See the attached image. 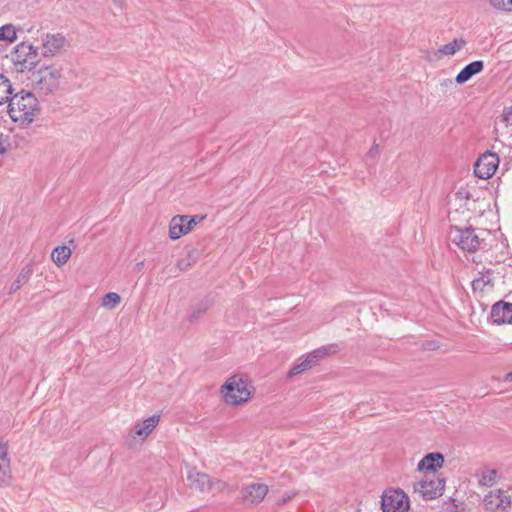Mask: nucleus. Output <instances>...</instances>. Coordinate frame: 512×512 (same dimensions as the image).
I'll return each mask as SVG.
<instances>
[{
	"instance_id": "obj_1",
	"label": "nucleus",
	"mask_w": 512,
	"mask_h": 512,
	"mask_svg": "<svg viewBox=\"0 0 512 512\" xmlns=\"http://www.w3.org/2000/svg\"><path fill=\"white\" fill-rule=\"evenodd\" d=\"M39 102L32 92L21 90L11 96L6 109L14 122L30 124L38 112Z\"/></svg>"
},
{
	"instance_id": "obj_2",
	"label": "nucleus",
	"mask_w": 512,
	"mask_h": 512,
	"mask_svg": "<svg viewBox=\"0 0 512 512\" xmlns=\"http://www.w3.org/2000/svg\"><path fill=\"white\" fill-rule=\"evenodd\" d=\"M255 388L245 374H236L226 380V405L241 406L253 396Z\"/></svg>"
},
{
	"instance_id": "obj_3",
	"label": "nucleus",
	"mask_w": 512,
	"mask_h": 512,
	"mask_svg": "<svg viewBox=\"0 0 512 512\" xmlns=\"http://www.w3.org/2000/svg\"><path fill=\"white\" fill-rule=\"evenodd\" d=\"M61 73L60 70L46 66L32 72L30 80L35 90L39 93L48 95L59 88Z\"/></svg>"
},
{
	"instance_id": "obj_4",
	"label": "nucleus",
	"mask_w": 512,
	"mask_h": 512,
	"mask_svg": "<svg viewBox=\"0 0 512 512\" xmlns=\"http://www.w3.org/2000/svg\"><path fill=\"white\" fill-rule=\"evenodd\" d=\"M337 350L338 347L335 344L322 346L313 350L312 352L306 354L304 359L300 363L294 365L291 368V370L288 373V377H293L297 374H300L306 370L311 369L329 354L336 353Z\"/></svg>"
},
{
	"instance_id": "obj_5",
	"label": "nucleus",
	"mask_w": 512,
	"mask_h": 512,
	"mask_svg": "<svg viewBox=\"0 0 512 512\" xmlns=\"http://www.w3.org/2000/svg\"><path fill=\"white\" fill-rule=\"evenodd\" d=\"M449 237L460 249L467 252H475L480 248L482 238L473 228H453Z\"/></svg>"
},
{
	"instance_id": "obj_6",
	"label": "nucleus",
	"mask_w": 512,
	"mask_h": 512,
	"mask_svg": "<svg viewBox=\"0 0 512 512\" xmlns=\"http://www.w3.org/2000/svg\"><path fill=\"white\" fill-rule=\"evenodd\" d=\"M12 59L16 65L21 66V71H31L39 62L38 48L32 44L22 42L14 48Z\"/></svg>"
},
{
	"instance_id": "obj_7",
	"label": "nucleus",
	"mask_w": 512,
	"mask_h": 512,
	"mask_svg": "<svg viewBox=\"0 0 512 512\" xmlns=\"http://www.w3.org/2000/svg\"><path fill=\"white\" fill-rule=\"evenodd\" d=\"M410 503L408 496L401 489H387L381 497L383 512H406Z\"/></svg>"
},
{
	"instance_id": "obj_8",
	"label": "nucleus",
	"mask_w": 512,
	"mask_h": 512,
	"mask_svg": "<svg viewBox=\"0 0 512 512\" xmlns=\"http://www.w3.org/2000/svg\"><path fill=\"white\" fill-rule=\"evenodd\" d=\"M444 486V480L436 475V473H431L414 484V491L424 499H435L442 495Z\"/></svg>"
},
{
	"instance_id": "obj_9",
	"label": "nucleus",
	"mask_w": 512,
	"mask_h": 512,
	"mask_svg": "<svg viewBox=\"0 0 512 512\" xmlns=\"http://www.w3.org/2000/svg\"><path fill=\"white\" fill-rule=\"evenodd\" d=\"M204 219V216L200 215H176L174 216L169 224V237L172 240H177L181 236L188 234L194 226L200 223Z\"/></svg>"
},
{
	"instance_id": "obj_10",
	"label": "nucleus",
	"mask_w": 512,
	"mask_h": 512,
	"mask_svg": "<svg viewBox=\"0 0 512 512\" xmlns=\"http://www.w3.org/2000/svg\"><path fill=\"white\" fill-rule=\"evenodd\" d=\"M498 165V155L492 152H485L476 161L474 173L480 179H488L496 172Z\"/></svg>"
},
{
	"instance_id": "obj_11",
	"label": "nucleus",
	"mask_w": 512,
	"mask_h": 512,
	"mask_svg": "<svg viewBox=\"0 0 512 512\" xmlns=\"http://www.w3.org/2000/svg\"><path fill=\"white\" fill-rule=\"evenodd\" d=\"M510 496L502 489L490 491L484 497L485 509L489 512H502L510 507Z\"/></svg>"
},
{
	"instance_id": "obj_12",
	"label": "nucleus",
	"mask_w": 512,
	"mask_h": 512,
	"mask_svg": "<svg viewBox=\"0 0 512 512\" xmlns=\"http://www.w3.org/2000/svg\"><path fill=\"white\" fill-rule=\"evenodd\" d=\"M269 488L264 483H253L242 488L241 495L244 504L255 506L260 504L266 497Z\"/></svg>"
},
{
	"instance_id": "obj_13",
	"label": "nucleus",
	"mask_w": 512,
	"mask_h": 512,
	"mask_svg": "<svg viewBox=\"0 0 512 512\" xmlns=\"http://www.w3.org/2000/svg\"><path fill=\"white\" fill-rule=\"evenodd\" d=\"M66 38L58 34H46L42 39V56H55L65 47Z\"/></svg>"
},
{
	"instance_id": "obj_14",
	"label": "nucleus",
	"mask_w": 512,
	"mask_h": 512,
	"mask_svg": "<svg viewBox=\"0 0 512 512\" xmlns=\"http://www.w3.org/2000/svg\"><path fill=\"white\" fill-rule=\"evenodd\" d=\"M490 317L495 324H512V303L498 302L492 306Z\"/></svg>"
},
{
	"instance_id": "obj_15",
	"label": "nucleus",
	"mask_w": 512,
	"mask_h": 512,
	"mask_svg": "<svg viewBox=\"0 0 512 512\" xmlns=\"http://www.w3.org/2000/svg\"><path fill=\"white\" fill-rule=\"evenodd\" d=\"M187 481L191 488L205 491L211 488V481L207 474L197 471L195 468L188 469Z\"/></svg>"
},
{
	"instance_id": "obj_16",
	"label": "nucleus",
	"mask_w": 512,
	"mask_h": 512,
	"mask_svg": "<svg viewBox=\"0 0 512 512\" xmlns=\"http://www.w3.org/2000/svg\"><path fill=\"white\" fill-rule=\"evenodd\" d=\"M443 463L444 457L441 453H429L421 459L417 468L420 471H429L431 474L435 473L437 468H441Z\"/></svg>"
},
{
	"instance_id": "obj_17",
	"label": "nucleus",
	"mask_w": 512,
	"mask_h": 512,
	"mask_svg": "<svg viewBox=\"0 0 512 512\" xmlns=\"http://www.w3.org/2000/svg\"><path fill=\"white\" fill-rule=\"evenodd\" d=\"M484 68V64L480 60L473 61L466 65L456 76L455 81L458 84H463L467 82L474 75L480 73Z\"/></svg>"
},
{
	"instance_id": "obj_18",
	"label": "nucleus",
	"mask_w": 512,
	"mask_h": 512,
	"mask_svg": "<svg viewBox=\"0 0 512 512\" xmlns=\"http://www.w3.org/2000/svg\"><path fill=\"white\" fill-rule=\"evenodd\" d=\"M478 483L480 486L492 487L499 479V472L496 469L482 467L477 471Z\"/></svg>"
},
{
	"instance_id": "obj_19",
	"label": "nucleus",
	"mask_w": 512,
	"mask_h": 512,
	"mask_svg": "<svg viewBox=\"0 0 512 512\" xmlns=\"http://www.w3.org/2000/svg\"><path fill=\"white\" fill-rule=\"evenodd\" d=\"M10 459L7 447L0 443V486L6 485L10 478Z\"/></svg>"
},
{
	"instance_id": "obj_20",
	"label": "nucleus",
	"mask_w": 512,
	"mask_h": 512,
	"mask_svg": "<svg viewBox=\"0 0 512 512\" xmlns=\"http://www.w3.org/2000/svg\"><path fill=\"white\" fill-rule=\"evenodd\" d=\"M160 419L159 415H153L141 423H137L133 429V436L147 437L156 427Z\"/></svg>"
},
{
	"instance_id": "obj_21",
	"label": "nucleus",
	"mask_w": 512,
	"mask_h": 512,
	"mask_svg": "<svg viewBox=\"0 0 512 512\" xmlns=\"http://www.w3.org/2000/svg\"><path fill=\"white\" fill-rule=\"evenodd\" d=\"M12 93L13 88L10 80L3 74H0V106L8 104Z\"/></svg>"
},
{
	"instance_id": "obj_22",
	"label": "nucleus",
	"mask_w": 512,
	"mask_h": 512,
	"mask_svg": "<svg viewBox=\"0 0 512 512\" xmlns=\"http://www.w3.org/2000/svg\"><path fill=\"white\" fill-rule=\"evenodd\" d=\"M71 256V249L67 246H57L51 253L52 261L58 266H63Z\"/></svg>"
},
{
	"instance_id": "obj_23",
	"label": "nucleus",
	"mask_w": 512,
	"mask_h": 512,
	"mask_svg": "<svg viewBox=\"0 0 512 512\" xmlns=\"http://www.w3.org/2000/svg\"><path fill=\"white\" fill-rule=\"evenodd\" d=\"M32 272H33V270L30 265H27L26 267H24L20 271V273L17 275L15 281L12 283L10 290H9V294H13L16 291H18L21 288V286L28 281Z\"/></svg>"
},
{
	"instance_id": "obj_24",
	"label": "nucleus",
	"mask_w": 512,
	"mask_h": 512,
	"mask_svg": "<svg viewBox=\"0 0 512 512\" xmlns=\"http://www.w3.org/2000/svg\"><path fill=\"white\" fill-rule=\"evenodd\" d=\"M465 45V41L463 39H454L452 42L443 45L438 52L443 55L452 56L460 49H462Z\"/></svg>"
},
{
	"instance_id": "obj_25",
	"label": "nucleus",
	"mask_w": 512,
	"mask_h": 512,
	"mask_svg": "<svg viewBox=\"0 0 512 512\" xmlns=\"http://www.w3.org/2000/svg\"><path fill=\"white\" fill-rule=\"evenodd\" d=\"M208 310L207 301H201L191 307L188 319L190 322L199 320Z\"/></svg>"
},
{
	"instance_id": "obj_26",
	"label": "nucleus",
	"mask_w": 512,
	"mask_h": 512,
	"mask_svg": "<svg viewBox=\"0 0 512 512\" xmlns=\"http://www.w3.org/2000/svg\"><path fill=\"white\" fill-rule=\"evenodd\" d=\"M16 39V29L12 24H6L0 27V40L12 43Z\"/></svg>"
},
{
	"instance_id": "obj_27",
	"label": "nucleus",
	"mask_w": 512,
	"mask_h": 512,
	"mask_svg": "<svg viewBox=\"0 0 512 512\" xmlns=\"http://www.w3.org/2000/svg\"><path fill=\"white\" fill-rule=\"evenodd\" d=\"M121 302V297L115 292H109L102 298V305L107 309L115 308Z\"/></svg>"
},
{
	"instance_id": "obj_28",
	"label": "nucleus",
	"mask_w": 512,
	"mask_h": 512,
	"mask_svg": "<svg viewBox=\"0 0 512 512\" xmlns=\"http://www.w3.org/2000/svg\"><path fill=\"white\" fill-rule=\"evenodd\" d=\"M489 3L497 10L512 12V0H489Z\"/></svg>"
},
{
	"instance_id": "obj_29",
	"label": "nucleus",
	"mask_w": 512,
	"mask_h": 512,
	"mask_svg": "<svg viewBox=\"0 0 512 512\" xmlns=\"http://www.w3.org/2000/svg\"><path fill=\"white\" fill-rule=\"evenodd\" d=\"M10 149H12L10 136L0 133V155L5 154Z\"/></svg>"
},
{
	"instance_id": "obj_30",
	"label": "nucleus",
	"mask_w": 512,
	"mask_h": 512,
	"mask_svg": "<svg viewBox=\"0 0 512 512\" xmlns=\"http://www.w3.org/2000/svg\"><path fill=\"white\" fill-rule=\"evenodd\" d=\"M500 122L505 125V127L512 126V107L505 108L501 118Z\"/></svg>"
},
{
	"instance_id": "obj_31",
	"label": "nucleus",
	"mask_w": 512,
	"mask_h": 512,
	"mask_svg": "<svg viewBox=\"0 0 512 512\" xmlns=\"http://www.w3.org/2000/svg\"><path fill=\"white\" fill-rule=\"evenodd\" d=\"M377 153H378L377 146H374V147H372V148L369 150L368 155H369L370 157H375V156L377 155Z\"/></svg>"
},
{
	"instance_id": "obj_32",
	"label": "nucleus",
	"mask_w": 512,
	"mask_h": 512,
	"mask_svg": "<svg viewBox=\"0 0 512 512\" xmlns=\"http://www.w3.org/2000/svg\"><path fill=\"white\" fill-rule=\"evenodd\" d=\"M504 381L512 382V372H509L505 375Z\"/></svg>"
},
{
	"instance_id": "obj_33",
	"label": "nucleus",
	"mask_w": 512,
	"mask_h": 512,
	"mask_svg": "<svg viewBox=\"0 0 512 512\" xmlns=\"http://www.w3.org/2000/svg\"><path fill=\"white\" fill-rule=\"evenodd\" d=\"M113 2H114L116 5H118V6L122 7V5H123V3H124V0H113Z\"/></svg>"
},
{
	"instance_id": "obj_34",
	"label": "nucleus",
	"mask_w": 512,
	"mask_h": 512,
	"mask_svg": "<svg viewBox=\"0 0 512 512\" xmlns=\"http://www.w3.org/2000/svg\"><path fill=\"white\" fill-rule=\"evenodd\" d=\"M224 392H225V389H224V384H222L220 387H219V393L224 397Z\"/></svg>"
},
{
	"instance_id": "obj_35",
	"label": "nucleus",
	"mask_w": 512,
	"mask_h": 512,
	"mask_svg": "<svg viewBox=\"0 0 512 512\" xmlns=\"http://www.w3.org/2000/svg\"><path fill=\"white\" fill-rule=\"evenodd\" d=\"M143 266H144V262H143V261L138 262V263L136 264V268H137L138 270H140Z\"/></svg>"
},
{
	"instance_id": "obj_36",
	"label": "nucleus",
	"mask_w": 512,
	"mask_h": 512,
	"mask_svg": "<svg viewBox=\"0 0 512 512\" xmlns=\"http://www.w3.org/2000/svg\"><path fill=\"white\" fill-rule=\"evenodd\" d=\"M479 283H480V280H475V281H473V286L477 287L479 285Z\"/></svg>"
},
{
	"instance_id": "obj_37",
	"label": "nucleus",
	"mask_w": 512,
	"mask_h": 512,
	"mask_svg": "<svg viewBox=\"0 0 512 512\" xmlns=\"http://www.w3.org/2000/svg\"><path fill=\"white\" fill-rule=\"evenodd\" d=\"M443 84H445V85H452L453 82L451 80H446Z\"/></svg>"
}]
</instances>
